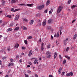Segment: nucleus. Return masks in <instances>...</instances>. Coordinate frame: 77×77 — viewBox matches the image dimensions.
Instances as JSON below:
<instances>
[{
    "mask_svg": "<svg viewBox=\"0 0 77 77\" xmlns=\"http://www.w3.org/2000/svg\"><path fill=\"white\" fill-rule=\"evenodd\" d=\"M68 38H66V39H65L64 41V42H67V41H68Z\"/></svg>",
    "mask_w": 77,
    "mask_h": 77,
    "instance_id": "cd10ccee",
    "label": "nucleus"
},
{
    "mask_svg": "<svg viewBox=\"0 0 77 77\" xmlns=\"http://www.w3.org/2000/svg\"><path fill=\"white\" fill-rule=\"evenodd\" d=\"M59 57H60V58H61V59H62V57H61V55H60L59 56Z\"/></svg>",
    "mask_w": 77,
    "mask_h": 77,
    "instance_id": "680f3d73",
    "label": "nucleus"
},
{
    "mask_svg": "<svg viewBox=\"0 0 77 77\" xmlns=\"http://www.w3.org/2000/svg\"><path fill=\"white\" fill-rule=\"evenodd\" d=\"M12 30V29L11 28H9L8 30H7V32H9V31H11Z\"/></svg>",
    "mask_w": 77,
    "mask_h": 77,
    "instance_id": "f3484780",
    "label": "nucleus"
},
{
    "mask_svg": "<svg viewBox=\"0 0 77 77\" xmlns=\"http://www.w3.org/2000/svg\"><path fill=\"white\" fill-rule=\"evenodd\" d=\"M7 17H8V18H11V15H7L6 16Z\"/></svg>",
    "mask_w": 77,
    "mask_h": 77,
    "instance_id": "bb28decb",
    "label": "nucleus"
},
{
    "mask_svg": "<svg viewBox=\"0 0 77 77\" xmlns=\"http://www.w3.org/2000/svg\"><path fill=\"white\" fill-rule=\"evenodd\" d=\"M44 49V47H41V50L42 51H43V50Z\"/></svg>",
    "mask_w": 77,
    "mask_h": 77,
    "instance_id": "a18cd8bd",
    "label": "nucleus"
},
{
    "mask_svg": "<svg viewBox=\"0 0 77 77\" xmlns=\"http://www.w3.org/2000/svg\"><path fill=\"white\" fill-rule=\"evenodd\" d=\"M32 50H31L29 52L28 56L29 57H30V56H32Z\"/></svg>",
    "mask_w": 77,
    "mask_h": 77,
    "instance_id": "7ed1b4c3",
    "label": "nucleus"
},
{
    "mask_svg": "<svg viewBox=\"0 0 77 77\" xmlns=\"http://www.w3.org/2000/svg\"><path fill=\"white\" fill-rule=\"evenodd\" d=\"M25 77H29V75L25 74Z\"/></svg>",
    "mask_w": 77,
    "mask_h": 77,
    "instance_id": "5fc2aeb1",
    "label": "nucleus"
},
{
    "mask_svg": "<svg viewBox=\"0 0 77 77\" xmlns=\"http://www.w3.org/2000/svg\"><path fill=\"white\" fill-rule=\"evenodd\" d=\"M19 5L20 6H27V5H26V4H20Z\"/></svg>",
    "mask_w": 77,
    "mask_h": 77,
    "instance_id": "b1692460",
    "label": "nucleus"
},
{
    "mask_svg": "<svg viewBox=\"0 0 77 77\" xmlns=\"http://www.w3.org/2000/svg\"><path fill=\"white\" fill-rule=\"evenodd\" d=\"M75 20H76L75 19V20H73V21H72V23H74V22H75Z\"/></svg>",
    "mask_w": 77,
    "mask_h": 77,
    "instance_id": "8fccbe9b",
    "label": "nucleus"
},
{
    "mask_svg": "<svg viewBox=\"0 0 77 77\" xmlns=\"http://www.w3.org/2000/svg\"><path fill=\"white\" fill-rule=\"evenodd\" d=\"M48 11V10L47 9H46V10L44 11L45 13H47V12Z\"/></svg>",
    "mask_w": 77,
    "mask_h": 77,
    "instance_id": "79ce46f5",
    "label": "nucleus"
},
{
    "mask_svg": "<svg viewBox=\"0 0 77 77\" xmlns=\"http://www.w3.org/2000/svg\"><path fill=\"white\" fill-rule=\"evenodd\" d=\"M5 1H2V5L3 6H4L5 4Z\"/></svg>",
    "mask_w": 77,
    "mask_h": 77,
    "instance_id": "9d476101",
    "label": "nucleus"
},
{
    "mask_svg": "<svg viewBox=\"0 0 77 77\" xmlns=\"http://www.w3.org/2000/svg\"><path fill=\"white\" fill-rule=\"evenodd\" d=\"M49 77H53V75H49Z\"/></svg>",
    "mask_w": 77,
    "mask_h": 77,
    "instance_id": "052dcab7",
    "label": "nucleus"
},
{
    "mask_svg": "<svg viewBox=\"0 0 77 77\" xmlns=\"http://www.w3.org/2000/svg\"><path fill=\"white\" fill-rule=\"evenodd\" d=\"M75 6H76V5H73L71 7V8H75Z\"/></svg>",
    "mask_w": 77,
    "mask_h": 77,
    "instance_id": "58836bf2",
    "label": "nucleus"
},
{
    "mask_svg": "<svg viewBox=\"0 0 77 77\" xmlns=\"http://www.w3.org/2000/svg\"><path fill=\"white\" fill-rule=\"evenodd\" d=\"M32 37L31 36H29L28 37V39H32Z\"/></svg>",
    "mask_w": 77,
    "mask_h": 77,
    "instance_id": "c85d7f7f",
    "label": "nucleus"
},
{
    "mask_svg": "<svg viewBox=\"0 0 77 77\" xmlns=\"http://www.w3.org/2000/svg\"><path fill=\"white\" fill-rule=\"evenodd\" d=\"M53 21V20L52 19H51L48 20V23H52Z\"/></svg>",
    "mask_w": 77,
    "mask_h": 77,
    "instance_id": "39448f33",
    "label": "nucleus"
},
{
    "mask_svg": "<svg viewBox=\"0 0 77 77\" xmlns=\"http://www.w3.org/2000/svg\"><path fill=\"white\" fill-rule=\"evenodd\" d=\"M41 20H39L37 23V26H41Z\"/></svg>",
    "mask_w": 77,
    "mask_h": 77,
    "instance_id": "20e7f679",
    "label": "nucleus"
},
{
    "mask_svg": "<svg viewBox=\"0 0 77 77\" xmlns=\"http://www.w3.org/2000/svg\"><path fill=\"white\" fill-rule=\"evenodd\" d=\"M77 35L76 34H75V35L73 37V39H74L75 40V39H76V37H77Z\"/></svg>",
    "mask_w": 77,
    "mask_h": 77,
    "instance_id": "dca6fc26",
    "label": "nucleus"
},
{
    "mask_svg": "<svg viewBox=\"0 0 77 77\" xmlns=\"http://www.w3.org/2000/svg\"><path fill=\"white\" fill-rule=\"evenodd\" d=\"M10 61L11 62H13V61H14V59H10Z\"/></svg>",
    "mask_w": 77,
    "mask_h": 77,
    "instance_id": "6e6d98bb",
    "label": "nucleus"
},
{
    "mask_svg": "<svg viewBox=\"0 0 77 77\" xmlns=\"http://www.w3.org/2000/svg\"><path fill=\"white\" fill-rule=\"evenodd\" d=\"M71 2V0H69L68 2V5H69V4H70Z\"/></svg>",
    "mask_w": 77,
    "mask_h": 77,
    "instance_id": "a878e982",
    "label": "nucleus"
},
{
    "mask_svg": "<svg viewBox=\"0 0 77 77\" xmlns=\"http://www.w3.org/2000/svg\"><path fill=\"white\" fill-rule=\"evenodd\" d=\"M15 47L16 48H18V47H19V44H16Z\"/></svg>",
    "mask_w": 77,
    "mask_h": 77,
    "instance_id": "4468645a",
    "label": "nucleus"
},
{
    "mask_svg": "<svg viewBox=\"0 0 77 77\" xmlns=\"http://www.w3.org/2000/svg\"><path fill=\"white\" fill-rule=\"evenodd\" d=\"M53 12V9H51L49 11V14H51Z\"/></svg>",
    "mask_w": 77,
    "mask_h": 77,
    "instance_id": "a211bd4d",
    "label": "nucleus"
},
{
    "mask_svg": "<svg viewBox=\"0 0 77 77\" xmlns=\"http://www.w3.org/2000/svg\"><path fill=\"white\" fill-rule=\"evenodd\" d=\"M66 62V60H64L63 61V64H65V63Z\"/></svg>",
    "mask_w": 77,
    "mask_h": 77,
    "instance_id": "393cba45",
    "label": "nucleus"
},
{
    "mask_svg": "<svg viewBox=\"0 0 77 77\" xmlns=\"http://www.w3.org/2000/svg\"><path fill=\"white\" fill-rule=\"evenodd\" d=\"M23 21H27V19H23Z\"/></svg>",
    "mask_w": 77,
    "mask_h": 77,
    "instance_id": "3c124183",
    "label": "nucleus"
},
{
    "mask_svg": "<svg viewBox=\"0 0 77 77\" xmlns=\"http://www.w3.org/2000/svg\"><path fill=\"white\" fill-rule=\"evenodd\" d=\"M6 57H3L2 58V59H3V60H4L5 59H6Z\"/></svg>",
    "mask_w": 77,
    "mask_h": 77,
    "instance_id": "ea45409f",
    "label": "nucleus"
},
{
    "mask_svg": "<svg viewBox=\"0 0 77 77\" xmlns=\"http://www.w3.org/2000/svg\"><path fill=\"white\" fill-rule=\"evenodd\" d=\"M35 77H38V75L36 74H35Z\"/></svg>",
    "mask_w": 77,
    "mask_h": 77,
    "instance_id": "864d4df0",
    "label": "nucleus"
},
{
    "mask_svg": "<svg viewBox=\"0 0 77 77\" xmlns=\"http://www.w3.org/2000/svg\"><path fill=\"white\" fill-rule=\"evenodd\" d=\"M18 11V9H16L14 11V12H16V11Z\"/></svg>",
    "mask_w": 77,
    "mask_h": 77,
    "instance_id": "c03bdc74",
    "label": "nucleus"
},
{
    "mask_svg": "<svg viewBox=\"0 0 77 77\" xmlns=\"http://www.w3.org/2000/svg\"><path fill=\"white\" fill-rule=\"evenodd\" d=\"M19 19V15H16L14 18L15 20H18Z\"/></svg>",
    "mask_w": 77,
    "mask_h": 77,
    "instance_id": "0eeeda50",
    "label": "nucleus"
},
{
    "mask_svg": "<svg viewBox=\"0 0 77 77\" xmlns=\"http://www.w3.org/2000/svg\"><path fill=\"white\" fill-rule=\"evenodd\" d=\"M69 74H70V75L71 76H72V75H73V73H72V72H70Z\"/></svg>",
    "mask_w": 77,
    "mask_h": 77,
    "instance_id": "2f4dec72",
    "label": "nucleus"
},
{
    "mask_svg": "<svg viewBox=\"0 0 77 77\" xmlns=\"http://www.w3.org/2000/svg\"><path fill=\"white\" fill-rule=\"evenodd\" d=\"M0 65H2V61L0 60Z\"/></svg>",
    "mask_w": 77,
    "mask_h": 77,
    "instance_id": "4d7b16f0",
    "label": "nucleus"
},
{
    "mask_svg": "<svg viewBox=\"0 0 77 77\" xmlns=\"http://www.w3.org/2000/svg\"><path fill=\"white\" fill-rule=\"evenodd\" d=\"M16 0H12L11 1V3H15V2H17Z\"/></svg>",
    "mask_w": 77,
    "mask_h": 77,
    "instance_id": "2eb2a0df",
    "label": "nucleus"
},
{
    "mask_svg": "<svg viewBox=\"0 0 77 77\" xmlns=\"http://www.w3.org/2000/svg\"><path fill=\"white\" fill-rule=\"evenodd\" d=\"M11 11H12V12L14 11V9L11 8Z\"/></svg>",
    "mask_w": 77,
    "mask_h": 77,
    "instance_id": "13d9d810",
    "label": "nucleus"
},
{
    "mask_svg": "<svg viewBox=\"0 0 77 77\" xmlns=\"http://www.w3.org/2000/svg\"><path fill=\"white\" fill-rule=\"evenodd\" d=\"M22 27L23 28V30H27V28L26 27L24 26H22Z\"/></svg>",
    "mask_w": 77,
    "mask_h": 77,
    "instance_id": "aec40b11",
    "label": "nucleus"
},
{
    "mask_svg": "<svg viewBox=\"0 0 77 77\" xmlns=\"http://www.w3.org/2000/svg\"><path fill=\"white\" fill-rule=\"evenodd\" d=\"M33 5V4H27V6H29V7H31Z\"/></svg>",
    "mask_w": 77,
    "mask_h": 77,
    "instance_id": "412c9836",
    "label": "nucleus"
},
{
    "mask_svg": "<svg viewBox=\"0 0 77 77\" xmlns=\"http://www.w3.org/2000/svg\"><path fill=\"white\" fill-rule=\"evenodd\" d=\"M58 73L59 74H61V72L60 71H58Z\"/></svg>",
    "mask_w": 77,
    "mask_h": 77,
    "instance_id": "0e129e2a",
    "label": "nucleus"
},
{
    "mask_svg": "<svg viewBox=\"0 0 77 77\" xmlns=\"http://www.w3.org/2000/svg\"><path fill=\"white\" fill-rule=\"evenodd\" d=\"M54 59L56 58V57H57V53L55 52L54 54Z\"/></svg>",
    "mask_w": 77,
    "mask_h": 77,
    "instance_id": "ddd939ff",
    "label": "nucleus"
},
{
    "mask_svg": "<svg viewBox=\"0 0 77 77\" xmlns=\"http://www.w3.org/2000/svg\"><path fill=\"white\" fill-rule=\"evenodd\" d=\"M23 62V60H22V59H20L19 61V62H20V63H21V62Z\"/></svg>",
    "mask_w": 77,
    "mask_h": 77,
    "instance_id": "4c0bfd02",
    "label": "nucleus"
},
{
    "mask_svg": "<svg viewBox=\"0 0 77 77\" xmlns=\"http://www.w3.org/2000/svg\"><path fill=\"white\" fill-rule=\"evenodd\" d=\"M42 47H44V43H42L41 45Z\"/></svg>",
    "mask_w": 77,
    "mask_h": 77,
    "instance_id": "603ef678",
    "label": "nucleus"
},
{
    "mask_svg": "<svg viewBox=\"0 0 77 77\" xmlns=\"http://www.w3.org/2000/svg\"><path fill=\"white\" fill-rule=\"evenodd\" d=\"M3 22V21L2 20H0V24H1V23H2Z\"/></svg>",
    "mask_w": 77,
    "mask_h": 77,
    "instance_id": "bf43d9fd",
    "label": "nucleus"
},
{
    "mask_svg": "<svg viewBox=\"0 0 77 77\" xmlns=\"http://www.w3.org/2000/svg\"><path fill=\"white\" fill-rule=\"evenodd\" d=\"M63 9V7L61 6H60L58 8V9L57 10V13H60L61 11Z\"/></svg>",
    "mask_w": 77,
    "mask_h": 77,
    "instance_id": "f03ea898",
    "label": "nucleus"
},
{
    "mask_svg": "<svg viewBox=\"0 0 77 77\" xmlns=\"http://www.w3.org/2000/svg\"><path fill=\"white\" fill-rule=\"evenodd\" d=\"M34 21L33 20H31L29 22V24L30 25H32V24H33V23Z\"/></svg>",
    "mask_w": 77,
    "mask_h": 77,
    "instance_id": "1a4fd4ad",
    "label": "nucleus"
},
{
    "mask_svg": "<svg viewBox=\"0 0 77 77\" xmlns=\"http://www.w3.org/2000/svg\"><path fill=\"white\" fill-rule=\"evenodd\" d=\"M60 30H62L63 29V27H61L60 28Z\"/></svg>",
    "mask_w": 77,
    "mask_h": 77,
    "instance_id": "49530a36",
    "label": "nucleus"
},
{
    "mask_svg": "<svg viewBox=\"0 0 77 77\" xmlns=\"http://www.w3.org/2000/svg\"><path fill=\"white\" fill-rule=\"evenodd\" d=\"M53 39V37L52 35H51V39Z\"/></svg>",
    "mask_w": 77,
    "mask_h": 77,
    "instance_id": "69168bd1",
    "label": "nucleus"
},
{
    "mask_svg": "<svg viewBox=\"0 0 77 77\" xmlns=\"http://www.w3.org/2000/svg\"><path fill=\"white\" fill-rule=\"evenodd\" d=\"M65 75V72H63L61 74V75L63 76V75Z\"/></svg>",
    "mask_w": 77,
    "mask_h": 77,
    "instance_id": "e433bc0d",
    "label": "nucleus"
},
{
    "mask_svg": "<svg viewBox=\"0 0 77 77\" xmlns=\"http://www.w3.org/2000/svg\"><path fill=\"white\" fill-rule=\"evenodd\" d=\"M34 64H36V63H38V59H36L34 61Z\"/></svg>",
    "mask_w": 77,
    "mask_h": 77,
    "instance_id": "423d86ee",
    "label": "nucleus"
},
{
    "mask_svg": "<svg viewBox=\"0 0 77 77\" xmlns=\"http://www.w3.org/2000/svg\"><path fill=\"white\" fill-rule=\"evenodd\" d=\"M65 56L66 57V58H67V59H70V57H68V56Z\"/></svg>",
    "mask_w": 77,
    "mask_h": 77,
    "instance_id": "5701e85b",
    "label": "nucleus"
},
{
    "mask_svg": "<svg viewBox=\"0 0 77 77\" xmlns=\"http://www.w3.org/2000/svg\"><path fill=\"white\" fill-rule=\"evenodd\" d=\"M69 50V47H68L66 49V51H68V50Z\"/></svg>",
    "mask_w": 77,
    "mask_h": 77,
    "instance_id": "7c9ffc66",
    "label": "nucleus"
},
{
    "mask_svg": "<svg viewBox=\"0 0 77 77\" xmlns=\"http://www.w3.org/2000/svg\"><path fill=\"white\" fill-rule=\"evenodd\" d=\"M62 70V68H60L58 70V71L61 72V71Z\"/></svg>",
    "mask_w": 77,
    "mask_h": 77,
    "instance_id": "c9c22d12",
    "label": "nucleus"
},
{
    "mask_svg": "<svg viewBox=\"0 0 77 77\" xmlns=\"http://www.w3.org/2000/svg\"><path fill=\"white\" fill-rule=\"evenodd\" d=\"M60 35H62V31L61 30H60Z\"/></svg>",
    "mask_w": 77,
    "mask_h": 77,
    "instance_id": "338daca9",
    "label": "nucleus"
},
{
    "mask_svg": "<svg viewBox=\"0 0 77 77\" xmlns=\"http://www.w3.org/2000/svg\"><path fill=\"white\" fill-rule=\"evenodd\" d=\"M28 72L29 74H31V73H32V72L28 70Z\"/></svg>",
    "mask_w": 77,
    "mask_h": 77,
    "instance_id": "09e8293b",
    "label": "nucleus"
},
{
    "mask_svg": "<svg viewBox=\"0 0 77 77\" xmlns=\"http://www.w3.org/2000/svg\"><path fill=\"white\" fill-rule=\"evenodd\" d=\"M66 77H68V76H70V74L67 73L66 75Z\"/></svg>",
    "mask_w": 77,
    "mask_h": 77,
    "instance_id": "c756f323",
    "label": "nucleus"
},
{
    "mask_svg": "<svg viewBox=\"0 0 77 77\" xmlns=\"http://www.w3.org/2000/svg\"><path fill=\"white\" fill-rule=\"evenodd\" d=\"M7 50H8V51H11V49H10V48H8L7 49Z\"/></svg>",
    "mask_w": 77,
    "mask_h": 77,
    "instance_id": "774afa93",
    "label": "nucleus"
},
{
    "mask_svg": "<svg viewBox=\"0 0 77 77\" xmlns=\"http://www.w3.org/2000/svg\"><path fill=\"white\" fill-rule=\"evenodd\" d=\"M42 25L43 26H45L46 25V21H43L42 23Z\"/></svg>",
    "mask_w": 77,
    "mask_h": 77,
    "instance_id": "6e6552de",
    "label": "nucleus"
},
{
    "mask_svg": "<svg viewBox=\"0 0 77 77\" xmlns=\"http://www.w3.org/2000/svg\"><path fill=\"white\" fill-rule=\"evenodd\" d=\"M47 48H50V45H48Z\"/></svg>",
    "mask_w": 77,
    "mask_h": 77,
    "instance_id": "de8ad7c7",
    "label": "nucleus"
},
{
    "mask_svg": "<svg viewBox=\"0 0 77 77\" xmlns=\"http://www.w3.org/2000/svg\"><path fill=\"white\" fill-rule=\"evenodd\" d=\"M45 7V5H40L39 6H38L37 7V9H39V10H42L44 9V8Z\"/></svg>",
    "mask_w": 77,
    "mask_h": 77,
    "instance_id": "f257e3e1",
    "label": "nucleus"
},
{
    "mask_svg": "<svg viewBox=\"0 0 77 77\" xmlns=\"http://www.w3.org/2000/svg\"><path fill=\"white\" fill-rule=\"evenodd\" d=\"M12 26H13V23H11L10 24V27H12Z\"/></svg>",
    "mask_w": 77,
    "mask_h": 77,
    "instance_id": "37998d69",
    "label": "nucleus"
},
{
    "mask_svg": "<svg viewBox=\"0 0 77 77\" xmlns=\"http://www.w3.org/2000/svg\"><path fill=\"white\" fill-rule=\"evenodd\" d=\"M47 57V58H48V59H49V58H50V57H51V55H47L46 56Z\"/></svg>",
    "mask_w": 77,
    "mask_h": 77,
    "instance_id": "f704fd0d",
    "label": "nucleus"
},
{
    "mask_svg": "<svg viewBox=\"0 0 77 77\" xmlns=\"http://www.w3.org/2000/svg\"><path fill=\"white\" fill-rule=\"evenodd\" d=\"M59 33L57 32V35H56V37H57V38H59Z\"/></svg>",
    "mask_w": 77,
    "mask_h": 77,
    "instance_id": "4be33fe9",
    "label": "nucleus"
},
{
    "mask_svg": "<svg viewBox=\"0 0 77 77\" xmlns=\"http://www.w3.org/2000/svg\"><path fill=\"white\" fill-rule=\"evenodd\" d=\"M46 6H48L50 5V1L48 0L46 3Z\"/></svg>",
    "mask_w": 77,
    "mask_h": 77,
    "instance_id": "f8f14e48",
    "label": "nucleus"
},
{
    "mask_svg": "<svg viewBox=\"0 0 77 77\" xmlns=\"http://www.w3.org/2000/svg\"><path fill=\"white\" fill-rule=\"evenodd\" d=\"M29 63L30 65H32V63L30 61H29Z\"/></svg>",
    "mask_w": 77,
    "mask_h": 77,
    "instance_id": "a19ab883",
    "label": "nucleus"
},
{
    "mask_svg": "<svg viewBox=\"0 0 77 77\" xmlns=\"http://www.w3.org/2000/svg\"><path fill=\"white\" fill-rule=\"evenodd\" d=\"M24 43L25 44H27V40H25L24 41Z\"/></svg>",
    "mask_w": 77,
    "mask_h": 77,
    "instance_id": "473e14b6",
    "label": "nucleus"
},
{
    "mask_svg": "<svg viewBox=\"0 0 77 77\" xmlns=\"http://www.w3.org/2000/svg\"><path fill=\"white\" fill-rule=\"evenodd\" d=\"M14 65V64L12 63H10L8 65V66H13V65Z\"/></svg>",
    "mask_w": 77,
    "mask_h": 77,
    "instance_id": "9b49d317",
    "label": "nucleus"
},
{
    "mask_svg": "<svg viewBox=\"0 0 77 77\" xmlns=\"http://www.w3.org/2000/svg\"><path fill=\"white\" fill-rule=\"evenodd\" d=\"M20 29L19 27H17L14 29L15 30H18Z\"/></svg>",
    "mask_w": 77,
    "mask_h": 77,
    "instance_id": "6ab92c4d",
    "label": "nucleus"
},
{
    "mask_svg": "<svg viewBox=\"0 0 77 77\" xmlns=\"http://www.w3.org/2000/svg\"><path fill=\"white\" fill-rule=\"evenodd\" d=\"M51 54V53L50 52H47L46 53V54L47 55H48V54Z\"/></svg>",
    "mask_w": 77,
    "mask_h": 77,
    "instance_id": "72a5a7b5",
    "label": "nucleus"
},
{
    "mask_svg": "<svg viewBox=\"0 0 77 77\" xmlns=\"http://www.w3.org/2000/svg\"><path fill=\"white\" fill-rule=\"evenodd\" d=\"M63 43H64V45H66V42H63Z\"/></svg>",
    "mask_w": 77,
    "mask_h": 77,
    "instance_id": "e2e57ef3",
    "label": "nucleus"
}]
</instances>
